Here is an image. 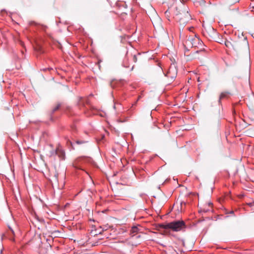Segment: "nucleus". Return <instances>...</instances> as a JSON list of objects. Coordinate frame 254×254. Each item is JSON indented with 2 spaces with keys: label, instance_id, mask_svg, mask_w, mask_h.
Segmentation results:
<instances>
[{
  "label": "nucleus",
  "instance_id": "f257e3e1",
  "mask_svg": "<svg viewBox=\"0 0 254 254\" xmlns=\"http://www.w3.org/2000/svg\"><path fill=\"white\" fill-rule=\"evenodd\" d=\"M179 11L176 13V19L181 24H186L190 19V15L188 11V7L183 3L181 2L176 10Z\"/></svg>",
  "mask_w": 254,
  "mask_h": 254
},
{
  "label": "nucleus",
  "instance_id": "f03ea898",
  "mask_svg": "<svg viewBox=\"0 0 254 254\" xmlns=\"http://www.w3.org/2000/svg\"><path fill=\"white\" fill-rule=\"evenodd\" d=\"M161 227L164 229H170L175 232H178L184 230L186 228V224L183 220H176L161 224Z\"/></svg>",
  "mask_w": 254,
  "mask_h": 254
},
{
  "label": "nucleus",
  "instance_id": "7ed1b4c3",
  "mask_svg": "<svg viewBox=\"0 0 254 254\" xmlns=\"http://www.w3.org/2000/svg\"><path fill=\"white\" fill-rule=\"evenodd\" d=\"M187 44L191 45L192 47L199 48L203 45V42L196 35L189 36L187 41Z\"/></svg>",
  "mask_w": 254,
  "mask_h": 254
},
{
  "label": "nucleus",
  "instance_id": "20e7f679",
  "mask_svg": "<svg viewBox=\"0 0 254 254\" xmlns=\"http://www.w3.org/2000/svg\"><path fill=\"white\" fill-rule=\"evenodd\" d=\"M177 75V69L176 68L175 65H171L166 74H165V76L171 78L172 79H174Z\"/></svg>",
  "mask_w": 254,
  "mask_h": 254
},
{
  "label": "nucleus",
  "instance_id": "39448f33",
  "mask_svg": "<svg viewBox=\"0 0 254 254\" xmlns=\"http://www.w3.org/2000/svg\"><path fill=\"white\" fill-rule=\"evenodd\" d=\"M55 154L57 155L62 160H64L65 157L64 152L60 147H58L55 152Z\"/></svg>",
  "mask_w": 254,
  "mask_h": 254
},
{
  "label": "nucleus",
  "instance_id": "423d86ee",
  "mask_svg": "<svg viewBox=\"0 0 254 254\" xmlns=\"http://www.w3.org/2000/svg\"><path fill=\"white\" fill-rule=\"evenodd\" d=\"M229 94H230V93L228 92H223L221 93L220 95L219 99V104L221 103V100L225 99V98H227L228 97Z\"/></svg>",
  "mask_w": 254,
  "mask_h": 254
},
{
  "label": "nucleus",
  "instance_id": "0eeeda50",
  "mask_svg": "<svg viewBox=\"0 0 254 254\" xmlns=\"http://www.w3.org/2000/svg\"><path fill=\"white\" fill-rule=\"evenodd\" d=\"M138 231V229L136 226H133L131 228L130 231V234L132 235L133 236L134 234L137 233Z\"/></svg>",
  "mask_w": 254,
  "mask_h": 254
},
{
  "label": "nucleus",
  "instance_id": "6e6552de",
  "mask_svg": "<svg viewBox=\"0 0 254 254\" xmlns=\"http://www.w3.org/2000/svg\"><path fill=\"white\" fill-rule=\"evenodd\" d=\"M62 106L61 103H58L53 109L52 111V113H54L57 111H58L60 108Z\"/></svg>",
  "mask_w": 254,
  "mask_h": 254
},
{
  "label": "nucleus",
  "instance_id": "1a4fd4ad",
  "mask_svg": "<svg viewBox=\"0 0 254 254\" xmlns=\"http://www.w3.org/2000/svg\"><path fill=\"white\" fill-rule=\"evenodd\" d=\"M140 56V54L137 53L136 55H134L133 56V61L134 63H136L137 61L138 57Z\"/></svg>",
  "mask_w": 254,
  "mask_h": 254
},
{
  "label": "nucleus",
  "instance_id": "9d476101",
  "mask_svg": "<svg viewBox=\"0 0 254 254\" xmlns=\"http://www.w3.org/2000/svg\"><path fill=\"white\" fill-rule=\"evenodd\" d=\"M85 142H86L85 141L83 140H76L75 141V143L77 144H83L85 143Z\"/></svg>",
  "mask_w": 254,
  "mask_h": 254
},
{
  "label": "nucleus",
  "instance_id": "9b49d317",
  "mask_svg": "<svg viewBox=\"0 0 254 254\" xmlns=\"http://www.w3.org/2000/svg\"><path fill=\"white\" fill-rule=\"evenodd\" d=\"M209 210V209H206V208H203V210H202V211L203 212H206L208 211Z\"/></svg>",
  "mask_w": 254,
  "mask_h": 254
},
{
  "label": "nucleus",
  "instance_id": "f8f14e48",
  "mask_svg": "<svg viewBox=\"0 0 254 254\" xmlns=\"http://www.w3.org/2000/svg\"><path fill=\"white\" fill-rule=\"evenodd\" d=\"M250 206H252L254 205V202H251L248 204Z\"/></svg>",
  "mask_w": 254,
  "mask_h": 254
},
{
  "label": "nucleus",
  "instance_id": "ddd939ff",
  "mask_svg": "<svg viewBox=\"0 0 254 254\" xmlns=\"http://www.w3.org/2000/svg\"><path fill=\"white\" fill-rule=\"evenodd\" d=\"M193 28V27H190V28H188V30L190 31H191L192 29Z\"/></svg>",
  "mask_w": 254,
  "mask_h": 254
},
{
  "label": "nucleus",
  "instance_id": "4468645a",
  "mask_svg": "<svg viewBox=\"0 0 254 254\" xmlns=\"http://www.w3.org/2000/svg\"><path fill=\"white\" fill-rule=\"evenodd\" d=\"M9 229L10 230L11 232H12V233L13 234H14V231L10 228V227H9Z\"/></svg>",
  "mask_w": 254,
  "mask_h": 254
},
{
  "label": "nucleus",
  "instance_id": "2eb2a0df",
  "mask_svg": "<svg viewBox=\"0 0 254 254\" xmlns=\"http://www.w3.org/2000/svg\"><path fill=\"white\" fill-rule=\"evenodd\" d=\"M212 203H211V202H209V203H208V205L209 206H212Z\"/></svg>",
  "mask_w": 254,
  "mask_h": 254
},
{
  "label": "nucleus",
  "instance_id": "dca6fc26",
  "mask_svg": "<svg viewBox=\"0 0 254 254\" xmlns=\"http://www.w3.org/2000/svg\"><path fill=\"white\" fill-rule=\"evenodd\" d=\"M75 168L76 169H80L79 167H78L75 166Z\"/></svg>",
  "mask_w": 254,
  "mask_h": 254
},
{
  "label": "nucleus",
  "instance_id": "f3484780",
  "mask_svg": "<svg viewBox=\"0 0 254 254\" xmlns=\"http://www.w3.org/2000/svg\"><path fill=\"white\" fill-rule=\"evenodd\" d=\"M66 110H70V108L69 107H67Z\"/></svg>",
  "mask_w": 254,
  "mask_h": 254
},
{
  "label": "nucleus",
  "instance_id": "a211bd4d",
  "mask_svg": "<svg viewBox=\"0 0 254 254\" xmlns=\"http://www.w3.org/2000/svg\"><path fill=\"white\" fill-rule=\"evenodd\" d=\"M234 213L233 211H231L230 212V213H232H232Z\"/></svg>",
  "mask_w": 254,
  "mask_h": 254
},
{
  "label": "nucleus",
  "instance_id": "6ab92c4d",
  "mask_svg": "<svg viewBox=\"0 0 254 254\" xmlns=\"http://www.w3.org/2000/svg\"><path fill=\"white\" fill-rule=\"evenodd\" d=\"M140 96H139V97H138V99H137V101L140 99Z\"/></svg>",
  "mask_w": 254,
  "mask_h": 254
},
{
  "label": "nucleus",
  "instance_id": "aec40b11",
  "mask_svg": "<svg viewBox=\"0 0 254 254\" xmlns=\"http://www.w3.org/2000/svg\"><path fill=\"white\" fill-rule=\"evenodd\" d=\"M136 102L134 103V104H133L132 106L136 105Z\"/></svg>",
  "mask_w": 254,
  "mask_h": 254
},
{
  "label": "nucleus",
  "instance_id": "412c9836",
  "mask_svg": "<svg viewBox=\"0 0 254 254\" xmlns=\"http://www.w3.org/2000/svg\"><path fill=\"white\" fill-rule=\"evenodd\" d=\"M43 70H47V69H46V68H45V69H44Z\"/></svg>",
  "mask_w": 254,
  "mask_h": 254
},
{
  "label": "nucleus",
  "instance_id": "4be33fe9",
  "mask_svg": "<svg viewBox=\"0 0 254 254\" xmlns=\"http://www.w3.org/2000/svg\"><path fill=\"white\" fill-rule=\"evenodd\" d=\"M52 69V68H48V69H49V70Z\"/></svg>",
  "mask_w": 254,
  "mask_h": 254
}]
</instances>
